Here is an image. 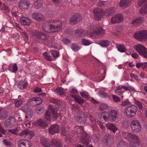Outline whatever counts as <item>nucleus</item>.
I'll return each instance as SVG.
<instances>
[{"instance_id": "1a4fd4ad", "label": "nucleus", "mask_w": 147, "mask_h": 147, "mask_svg": "<svg viewBox=\"0 0 147 147\" xmlns=\"http://www.w3.org/2000/svg\"><path fill=\"white\" fill-rule=\"evenodd\" d=\"M16 124V120L13 116L10 117L8 119L5 121L4 126L6 128H12Z\"/></svg>"}, {"instance_id": "e2e57ef3", "label": "nucleus", "mask_w": 147, "mask_h": 147, "mask_svg": "<svg viewBox=\"0 0 147 147\" xmlns=\"http://www.w3.org/2000/svg\"><path fill=\"white\" fill-rule=\"evenodd\" d=\"M46 140L43 138L41 139V144L43 146L46 147Z\"/></svg>"}, {"instance_id": "338daca9", "label": "nucleus", "mask_w": 147, "mask_h": 147, "mask_svg": "<svg viewBox=\"0 0 147 147\" xmlns=\"http://www.w3.org/2000/svg\"><path fill=\"white\" fill-rule=\"evenodd\" d=\"M22 35L24 38L26 39L28 38V34L25 32H22Z\"/></svg>"}, {"instance_id": "9b49d317", "label": "nucleus", "mask_w": 147, "mask_h": 147, "mask_svg": "<svg viewBox=\"0 0 147 147\" xmlns=\"http://www.w3.org/2000/svg\"><path fill=\"white\" fill-rule=\"evenodd\" d=\"M42 102V99L39 97L33 98L29 99L28 101V104L32 107L37 106L41 104Z\"/></svg>"}, {"instance_id": "de8ad7c7", "label": "nucleus", "mask_w": 147, "mask_h": 147, "mask_svg": "<svg viewBox=\"0 0 147 147\" xmlns=\"http://www.w3.org/2000/svg\"><path fill=\"white\" fill-rule=\"evenodd\" d=\"M117 147H127V145L123 141H121L119 142Z\"/></svg>"}, {"instance_id": "4be33fe9", "label": "nucleus", "mask_w": 147, "mask_h": 147, "mask_svg": "<svg viewBox=\"0 0 147 147\" xmlns=\"http://www.w3.org/2000/svg\"><path fill=\"white\" fill-rule=\"evenodd\" d=\"M110 113L109 117L111 121H115L117 117V112L115 110H112L110 111Z\"/></svg>"}, {"instance_id": "bb28decb", "label": "nucleus", "mask_w": 147, "mask_h": 147, "mask_svg": "<svg viewBox=\"0 0 147 147\" xmlns=\"http://www.w3.org/2000/svg\"><path fill=\"white\" fill-rule=\"evenodd\" d=\"M131 2L130 0H121L119 3L120 6L122 7L129 6Z\"/></svg>"}, {"instance_id": "49530a36", "label": "nucleus", "mask_w": 147, "mask_h": 147, "mask_svg": "<svg viewBox=\"0 0 147 147\" xmlns=\"http://www.w3.org/2000/svg\"><path fill=\"white\" fill-rule=\"evenodd\" d=\"M51 54L53 55V57L55 58H57L59 56V53L55 50H51Z\"/></svg>"}, {"instance_id": "c756f323", "label": "nucleus", "mask_w": 147, "mask_h": 147, "mask_svg": "<svg viewBox=\"0 0 147 147\" xmlns=\"http://www.w3.org/2000/svg\"><path fill=\"white\" fill-rule=\"evenodd\" d=\"M113 138V136L109 133H107L104 137V140L105 143H107Z\"/></svg>"}, {"instance_id": "3c124183", "label": "nucleus", "mask_w": 147, "mask_h": 147, "mask_svg": "<svg viewBox=\"0 0 147 147\" xmlns=\"http://www.w3.org/2000/svg\"><path fill=\"white\" fill-rule=\"evenodd\" d=\"M146 2H147V0H139L138 4L140 7H141Z\"/></svg>"}, {"instance_id": "6ab92c4d", "label": "nucleus", "mask_w": 147, "mask_h": 147, "mask_svg": "<svg viewBox=\"0 0 147 147\" xmlns=\"http://www.w3.org/2000/svg\"><path fill=\"white\" fill-rule=\"evenodd\" d=\"M32 17L34 20L38 21H42L44 19V16L39 12L34 13L32 15Z\"/></svg>"}, {"instance_id": "603ef678", "label": "nucleus", "mask_w": 147, "mask_h": 147, "mask_svg": "<svg viewBox=\"0 0 147 147\" xmlns=\"http://www.w3.org/2000/svg\"><path fill=\"white\" fill-rule=\"evenodd\" d=\"M98 94L99 95H101L102 96L106 97L108 96V94L106 93L102 90L99 91L98 92Z\"/></svg>"}, {"instance_id": "f3484780", "label": "nucleus", "mask_w": 147, "mask_h": 147, "mask_svg": "<svg viewBox=\"0 0 147 147\" xmlns=\"http://www.w3.org/2000/svg\"><path fill=\"white\" fill-rule=\"evenodd\" d=\"M25 135L26 137L30 139H32L34 136V133L32 131L28 130H24L22 132L19 134L20 136H22Z\"/></svg>"}, {"instance_id": "f8f14e48", "label": "nucleus", "mask_w": 147, "mask_h": 147, "mask_svg": "<svg viewBox=\"0 0 147 147\" xmlns=\"http://www.w3.org/2000/svg\"><path fill=\"white\" fill-rule=\"evenodd\" d=\"M132 89V88L130 86H119L116 87L115 92V94L120 95L122 94L125 91L131 90Z\"/></svg>"}, {"instance_id": "7c9ffc66", "label": "nucleus", "mask_w": 147, "mask_h": 147, "mask_svg": "<svg viewBox=\"0 0 147 147\" xmlns=\"http://www.w3.org/2000/svg\"><path fill=\"white\" fill-rule=\"evenodd\" d=\"M8 116L7 111L4 109L0 114V119L1 120H5L6 118Z\"/></svg>"}, {"instance_id": "864d4df0", "label": "nucleus", "mask_w": 147, "mask_h": 147, "mask_svg": "<svg viewBox=\"0 0 147 147\" xmlns=\"http://www.w3.org/2000/svg\"><path fill=\"white\" fill-rule=\"evenodd\" d=\"M73 139L72 136L68 135L66 137L65 141L67 143H69Z\"/></svg>"}, {"instance_id": "4c0bfd02", "label": "nucleus", "mask_w": 147, "mask_h": 147, "mask_svg": "<svg viewBox=\"0 0 147 147\" xmlns=\"http://www.w3.org/2000/svg\"><path fill=\"white\" fill-rule=\"evenodd\" d=\"M118 51L121 52H125L126 51V49L124 46L123 45H119L117 46Z\"/></svg>"}, {"instance_id": "052dcab7", "label": "nucleus", "mask_w": 147, "mask_h": 147, "mask_svg": "<svg viewBox=\"0 0 147 147\" xmlns=\"http://www.w3.org/2000/svg\"><path fill=\"white\" fill-rule=\"evenodd\" d=\"M62 41L65 44H69L70 42V40L68 39L67 38H63L62 39Z\"/></svg>"}, {"instance_id": "4d7b16f0", "label": "nucleus", "mask_w": 147, "mask_h": 147, "mask_svg": "<svg viewBox=\"0 0 147 147\" xmlns=\"http://www.w3.org/2000/svg\"><path fill=\"white\" fill-rule=\"evenodd\" d=\"M113 98L114 101L115 102H117L120 101L119 97L116 95H113Z\"/></svg>"}, {"instance_id": "2f4dec72", "label": "nucleus", "mask_w": 147, "mask_h": 147, "mask_svg": "<svg viewBox=\"0 0 147 147\" xmlns=\"http://www.w3.org/2000/svg\"><path fill=\"white\" fill-rule=\"evenodd\" d=\"M42 0H38L35 3L34 7L36 9H38L42 7Z\"/></svg>"}, {"instance_id": "dca6fc26", "label": "nucleus", "mask_w": 147, "mask_h": 147, "mask_svg": "<svg viewBox=\"0 0 147 147\" xmlns=\"http://www.w3.org/2000/svg\"><path fill=\"white\" fill-rule=\"evenodd\" d=\"M51 143V144L47 143V147H49L51 146L56 147H62V145L61 140L57 139L52 140Z\"/></svg>"}, {"instance_id": "473e14b6", "label": "nucleus", "mask_w": 147, "mask_h": 147, "mask_svg": "<svg viewBox=\"0 0 147 147\" xmlns=\"http://www.w3.org/2000/svg\"><path fill=\"white\" fill-rule=\"evenodd\" d=\"M136 67L138 68L141 67L144 69L145 68L147 67V62L138 63L136 64Z\"/></svg>"}, {"instance_id": "a19ab883", "label": "nucleus", "mask_w": 147, "mask_h": 147, "mask_svg": "<svg viewBox=\"0 0 147 147\" xmlns=\"http://www.w3.org/2000/svg\"><path fill=\"white\" fill-rule=\"evenodd\" d=\"M140 12L142 14H144L147 13V4L144 5L140 10Z\"/></svg>"}, {"instance_id": "680f3d73", "label": "nucleus", "mask_w": 147, "mask_h": 147, "mask_svg": "<svg viewBox=\"0 0 147 147\" xmlns=\"http://www.w3.org/2000/svg\"><path fill=\"white\" fill-rule=\"evenodd\" d=\"M3 142L4 144L5 145L9 146H11V143L8 140H7L6 139L3 140Z\"/></svg>"}, {"instance_id": "a18cd8bd", "label": "nucleus", "mask_w": 147, "mask_h": 147, "mask_svg": "<svg viewBox=\"0 0 147 147\" xmlns=\"http://www.w3.org/2000/svg\"><path fill=\"white\" fill-rule=\"evenodd\" d=\"M131 103L129 100L127 99L126 100H125L122 101L121 103L120 104V105L122 106H128L130 105Z\"/></svg>"}, {"instance_id": "c03bdc74", "label": "nucleus", "mask_w": 147, "mask_h": 147, "mask_svg": "<svg viewBox=\"0 0 147 147\" xmlns=\"http://www.w3.org/2000/svg\"><path fill=\"white\" fill-rule=\"evenodd\" d=\"M23 103L22 100H16L15 101V106L17 107H19Z\"/></svg>"}, {"instance_id": "79ce46f5", "label": "nucleus", "mask_w": 147, "mask_h": 147, "mask_svg": "<svg viewBox=\"0 0 147 147\" xmlns=\"http://www.w3.org/2000/svg\"><path fill=\"white\" fill-rule=\"evenodd\" d=\"M108 106L105 104H102L99 106V109L100 111L105 110L108 108Z\"/></svg>"}, {"instance_id": "e433bc0d", "label": "nucleus", "mask_w": 147, "mask_h": 147, "mask_svg": "<svg viewBox=\"0 0 147 147\" xmlns=\"http://www.w3.org/2000/svg\"><path fill=\"white\" fill-rule=\"evenodd\" d=\"M81 43L82 45L85 46H87L90 45L92 43V42L84 38H83L82 40Z\"/></svg>"}, {"instance_id": "ea45409f", "label": "nucleus", "mask_w": 147, "mask_h": 147, "mask_svg": "<svg viewBox=\"0 0 147 147\" xmlns=\"http://www.w3.org/2000/svg\"><path fill=\"white\" fill-rule=\"evenodd\" d=\"M102 117L105 121H107L108 120V117H109V114L107 112H104L101 115Z\"/></svg>"}, {"instance_id": "412c9836", "label": "nucleus", "mask_w": 147, "mask_h": 147, "mask_svg": "<svg viewBox=\"0 0 147 147\" xmlns=\"http://www.w3.org/2000/svg\"><path fill=\"white\" fill-rule=\"evenodd\" d=\"M32 33L33 36H35L39 38H41L44 40L46 38V36L45 35L37 30H33L32 31Z\"/></svg>"}, {"instance_id": "f03ea898", "label": "nucleus", "mask_w": 147, "mask_h": 147, "mask_svg": "<svg viewBox=\"0 0 147 147\" xmlns=\"http://www.w3.org/2000/svg\"><path fill=\"white\" fill-rule=\"evenodd\" d=\"M114 9L113 8L109 9L104 11L100 9L95 8L93 10V13L94 15L95 19L96 20H98L104 14L106 16L109 15L114 13Z\"/></svg>"}, {"instance_id": "aec40b11", "label": "nucleus", "mask_w": 147, "mask_h": 147, "mask_svg": "<svg viewBox=\"0 0 147 147\" xmlns=\"http://www.w3.org/2000/svg\"><path fill=\"white\" fill-rule=\"evenodd\" d=\"M134 47L137 52L141 55L143 54L144 52L147 49L144 46L140 44L135 45Z\"/></svg>"}, {"instance_id": "9d476101", "label": "nucleus", "mask_w": 147, "mask_h": 147, "mask_svg": "<svg viewBox=\"0 0 147 147\" xmlns=\"http://www.w3.org/2000/svg\"><path fill=\"white\" fill-rule=\"evenodd\" d=\"M124 134H125L126 135V136H125L124 138L130 142H132L137 144H138L139 142V140L135 135L129 133H125L124 132Z\"/></svg>"}, {"instance_id": "2eb2a0df", "label": "nucleus", "mask_w": 147, "mask_h": 147, "mask_svg": "<svg viewBox=\"0 0 147 147\" xmlns=\"http://www.w3.org/2000/svg\"><path fill=\"white\" fill-rule=\"evenodd\" d=\"M33 125L42 127L43 128L46 127V121L45 119H40L32 122Z\"/></svg>"}, {"instance_id": "6e6552de", "label": "nucleus", "mask_w": 147, "mask_h": 147, "mask_svg": "<svg viewBox=\"0 0 147 147\" xmlns=\"http://www.w3.org/2000/svg\"><path fill=\"white\" fill-rule=\"evenodd\" d=\"M130 126L132 130L135 132H139L142 129L141 125L137 120H132Z\"/></svg>"}, {"instance_id": "f257e3e1", "label": "nucleus", "mask_w": 147, "mask_h": 147, "mask_svg": "<svg viewBox=\"0 0 147 147\" xmlns=\"http://www.w3.org/2000/svg\"><path fill=\"white\" fill-rule=\"evenodd\" d=\"M62 28V23L59 20H51L47 23V32H57Z\"/></svg>"}, {"instance_id": "bf43d9fd", "label": "nucleus", "mask_w": 147, "mask_h": 147, "mask_svg": "<svg viewBox=\"0 0 147 147\" xmlns=\"http://www.w3.org/2000/svg\"><path fill=\"white\" fill-rule=\"evenodd\" d=\"M13 72L15 73L18 70V67L16 63H14L12 66Z\"/></svg>"}, {"instance_id": "4468645a", "label": "nucleus", "mask_w": 147, "mask_h": 147, "mask_svg": "<svg viewBox=\"0 0 147 147\" xmlns=\"http://www.w3.org/2000/svg\"><path fill=\"white\" fill-rule=\"evenodd\" d=\"M123 17L121 14H115L113 16L111 19L112 23L115 24L121 22L123 20Z\"/></svg>"}, {"instance_id": "37998d69", "label": "nucleus", "mask_w": 147, "mask_h": 147, "mask_svg": "<svg viewBox=\"0 0 147 147\" xmlns=\"http://www.w3.org/2000/svg\"><path fill=\"white\" fill-rule=\"evenodd\" d=\"M8 131L9 132L15 135H17L18 134V130L17 129V128H16L15 129H9L8 130Z\"/></svg>"}, {"instance_id": "a211bd4d", "label": "nucleus", "mask_w": 147, "mask_h": 147, "mask_svg": "<svg viewBox=\"0 0 147 147\" xmlns=\"http://www.w3.org/2000/svg\"><path fill=\"white\" fill-rule=\"evenodd\" d=\"M18 144L19 147H30L31 146V143L30 141L24 140L19 141Z\"/></svg>"}, {"instance_id": "a878e982", "label": "nucleus", "mask_w": 147, "mask_h": 147, "mask_svg": "<svg viewBox=\"0 0 147 147\" xmlns=\"http://www.w3.org/2000/svg\"><path fill=\"white\" fill-rule=\"evenodd\" d=\"M28 83L25 82L24 80H22L18 84V87L21 89H24L27 88Z\"/></svg>"}, {"instance_id": "393cba45", "label": "nucleus", "mask_w": 147, "mask_h": 147, "mask_svg": "<svg viewBox=\"0 0 147 147\" xmlns=\"http://www.w3.org/2000/svg\"><path fill=\"white\" fill-rule=\"evenodd\" d=\"M49 131L50 133L51 134L57 133L59 131V127L57 125H53L49 128Z\"/></svg>"}, {"instance_id": "cd10ccee", "label": "nucleus", "mask_w": 147, "mask_h": 147, "mask_svg": "<svg viewBox=\"0 0 147 147\" xmlns=\"http://www.w3.org/2000/svg\"><path fill=\"white\" fill-rule=\"evenodd\" d=\"M106 126L108 129L112 131L114 133H115L117 129L116 126L111 123L106 124Z\"/></svg>"}, {"instance_id": "69168bd1", "label": "nucleus", "mask_w": 147, "mask_h": 147, "mask_svg": "<svg viewBox=\"0 0 147 147\" xmlns=\"http://www.w3.org/2000/svg\"><path fill=\"white\" fill-rule=\"evenodd\" d=\"M92 140L94 143H97L99 140L98 138L96 136H94L92 138Z\"/></svg>"}, {"instance_id": "8fccbe9b", "label": "nucleus", "mask_w": 147, "mask_h": 147, "mask_svg": "<svg viewBox=\"0 0 147 147\" xmlns=\"http://www.w3.org/2000/svg\"><path fill=\"white\" fill-rule=\"evenodd\" d=\"M75 100L77 102L80 104L82 105L84 103L83 99L82 98H75Z\"/></svg>"}, {"instance_id": "58836bf2", "label": "nucleus", "mask_w": 147, "mask_h": 147, "mask_svg": "<svg viewBox=\"0 0 147 147\" xmlns=\"http://www.w3.org/2000/svg\"><path fill=\"white\" fill-rule=\"evenodd\" d=\"M100 44L101 46L105 47L109 46V42L108 40H102L100 42Z\"/></svg>"}, {"instance_id": "774afa93", "label": "nucleus", "mask_w": 147, "mask_h": 147, "mask_svg": "<svg viewBox=\"0 0 147 147\" xmlns=\"http://www.w3.org/2000/svg\"><path fill=\"white\" fill-rule=\"evenodd\" d=\"M20 36L18 34L16 33L14 34V39L15 40H18L20 39Z\"/></svg>"}, {"instance_id": "20e7f679", "label": "nucleus", "mask_w": 147, "mask_h": 147, "mask_svg": "<svg viewBox=\"0 0 147 147\" xmlns=\"http://www.w3.org/2000/svg\"><path fill=\"white\" fill-rule=\"evenodd\" d=\"M137 108L134 105H131L126 108L124 112V114L129 118H131L136 115Z\"/></svg>"}, {"instance_id": "72a5a7b5", "label": "nucleus", "mask_w": 147, "mask_h": 147, "mask_svg": "<svg viewBox=\"0 0 147 147\" xmlns=\"http://www.w3.org/2000/svg\"><path fill=\"white\" fill-rule=\"evenodd\" d=\"M75 35L76 36H82L85 35V32L82 29L76 30L75 32Z\"/></svg>"}, {"instance_id": "09e8293b", "label": "nucleus", "mask_w": 147, "mask_h": 147, "mask_svg": "<svg viewBox=\"0 0 147 147\" xmlns=\"http://www.w3.org/2000/svg\"><path fill=\"white\" fill-rule=\"evenodd\" d=\"M30 109L27 105H25L21 108V110L25 113H26Z\"/></svg>"}, {"instance_id": "b1692460", "label": "nucleus", "mask_w": 147, "mask_h": 147, "mask_svg": "<svg viewBox=\"0 0 147 147\" xmlns=\"http://www.w3.org/2000/svg\"><path fill=\"white\" fill-rule=\"evenodd\" d=\"M20 21L21 24L24 25L28 26L31 23L30 20L26 17L22 18H21Z\"/></svg>"}, {"instance_id": "5fc2aeb1", "label": "nucleus", "mask_w": 147, "mask_h": 147, "mask_svg": "<svg viewBox=\"0 0 147 147\" xmlns=\"http://www.w3.org/2000/svg\"><path fill=\"white\" fill-rule=\"evenodd\" d=\"M135 102L138 106L140 109H142V104L141 102L136 100H135Z\"/></svg>"}, {"instance_id": "6e6d98bb", "label": "nucleus", "mask_w": 147, "mask_h": 147, "mask_svg": "<svg viewBox=\"0 0 147 147\" xmlns=\"http://www.w3.org/2000/svg\"><path fill=\"white\" fill-rule=\"evenodd\" d=\"M26 113V114L29 116V118H32L33 115V111L31 109H30L29 110L27 111Z\"/></svg>"}, {"instance_id": "7ed1b4c3", "label": "nucleus", "mask_w": 147, "mask_h": 147, "mask_svg": "<svg viewBox=\"0 0 147 147\" xmlns=\"http://www.w3.org/2000/svg\"><path fill=\"white\" fill-rule=\"evenodd\" d=\"M105 33V31L102 28L95 26L90 27L87 32V34L90 37L94 34L102 35H104Z\"/></svg>"}, {"instance_id": "c9c22d12", "label": "nucleus", "mask_w": 147, "mask_h": 147, "mask_svg": "<svg viewBox=\"0 0 147 147\" xmlns=\"http://www.w3.org/2000/svg\"><path fill=\"white\" fill-rule=\"evenodd\" d=\"M71 48L75 52L80 49V47L79 46L75 43L72 44L71 46Z\"/></svg>"}, {"instance_id": "ddd939ff", "label": "nucleus", "mask_w": 147, "mask_h": 147, "mask_svg": "<svg viewBox=\"0 0 147 147\" xmlns=\"http://www.w3.org/2000/svg\"><path fill=\"white\" fill-rule=\"evenodd\" d=\"M19 8L21 9H27L30 5L29 3L26 0H21L18 3Z\"/></svg>"}, {"instance_id": "0e129e2a", "label": "nucleus", "mask_w": 147, "mask_h": 147, "mask_svg": "<svg viewBox=\"0 0 147 147\" xmlns=\"http://www.w3.org/2000/svg\"><path fill=\"white\" fill-rule=\"evenodd\" d=\"M80 94L84 98L88 99L89 98V96L88 95L86 94L84 92H81Z\"/></svg>"}, {"instance_id": "39448f33", "label": "nucleus", "mask_w": 147, "mask_h": 147, "mask_svg": "<svg viewBox=\"0 0 147 147\" xmlns=\"http://www.w3.org/2000/svg\"><path fill=\"white\" fill-rule=\"evenodd\" d=\"M134 36L140 41L147 40V31L141 30L137 32L134 35Z\"/></svg>"}, {"instance_id": "c85d7f7f", "label": "nucleus", "mask_w": 147, "mask_h": 147, "mask_svg": "<svg viewBox=\"0 0 147 147\" xmlns=\"http://www.w3.org/2000/svg\"><path fill=\"white\" fill-rule=\"evenodd\" d=\"M80 17L78 15H74L70 19V23L71 25L76 24L78 20H79Z\"/></svg>"}, {"instance_id": "f704fd0d", "label": "nucleus", "mask_w": 147, "mask_h": 147, "mask_svg": "<svg viewBox=\"0 0 147 147\" xmlns=\"http://www.w3.org/2000/svg\"><path fill=\"white\" fill-rule=\"evenodd\" d=\"M55 92L58 93L60 96H62L64 94V92L62 88L57 87L55 90Z\"/></svg>"}, {"instance_id": "13d9d810", "label": "nucleus", "mask_w": 147, "mask_h": 147, "mask_svg": "<svg viewBox=\"0 0 147 147\" xmlns=\"http://www.w3.org/2000/svg\"><path fill=\"white\" fill-rule=\"evenodd\" d=\"M34 91L36 93H39L42 92V89L39 87H36L34 88Z\"/></svg>"}, {"instance_id": "0eeeda50", "label": "nucleus", "mask_w": 147, "mask_h": 147, "mask_svg": "<svg viewBox=\"0 0 147 147\" xmlns=\"http://www.w3.org/2000/svg\"><path fill=\"white\" fill-rule=\"evenodd\" d=\"M56 108L53 106H51L49 107V111H47V121H50L51 118V115L50 113H49V111H51L53 115V119L54 120H56L58 117L56 111Z\"/></svg>"}, {"instance_id": "423d86ee", "label": "nucleus", "mask_w": 147, "mask_h": 147, "mask_svg": "<svg viewBox=\"0 0 147 147\" xmlns=\"http://www.w3.org/2000/svg\"><path fill=\"white\" fill-rule=\"evenodd\" d=\"M77 135L78 137L80 138L82 143L86 146H88L89 142V135L84 132L83 130H82L81 132L78 133Z\"/></svg>"}, {"instance_id": "5701e85b", "label": "nucleus", "mask_w": 147, "mask_h": 147, "mask_svg": "<svg viewBox=\"0 0 147 147\" xmlns=\"http://www.w3.org/2000/svg\"><path fill=\"white\" fill-rule=\"evenodd\" d=\"M144 19L143 18L140 17L134 20L131 24L134 26L139 25L143 22Z\"/></svg>"}]
</instances>
